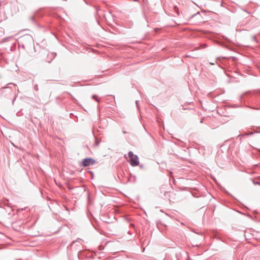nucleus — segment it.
I'll return each instance as SVG.
<instances>
[{
	"label": "nucleus",
	"instance_id": "nucleus-1",
	"mask_svg": "<svg viewBox=\"0 0 260 260\" xmlns=\"http://www.w3.org/2000/svg\"><path fill=\"white\" fill-rule=\"evenodd\" d=\"M128 157L129 158L130 164L132 166L136 167L139 165V161L138 156L134 155L132 152H129Z\"/></svg>",
	"mask_w": 260,
	"mask_h": 260
},
{
	"label": "nucleus",
	"instance_id": "nucleus-2",
	"mask_svg": "<svg viewBox=\"0 0 260 260\" xmlns=\"http://www.w3.org/2000/svg\"><path fill=\"white\" fill-rule=\"evenodd\" d=\"M95 163V160L91 158H87L84 159L82 161V165L83 167H86L92 165Z\"/></svg>",
	"mask_w": 260,
	"mask_h": 260
},
{
	"label": "nucleus",
	"instance_id": "nucleus-3",
	"mask_svg": "<svg viewBox=\"0 0 260 260\" xmlns=\"http://www.w3.org/2000/svg\"><path fill=\"white\" fill-rule=\"evenodd\" d=\"M92 98L95 99L96 101H98V98L96 95H93Z\"/></svg>",
	"mask_w": 260,
	"mask_h": 260
},
{
	"label": "nucleus",
	"instance_id": "nucleus-4",
	"mask_svg": "<svg viewBox=\"0 0 260 260\" xmlns=\"http://www.w3.org/2000/svg\"><path fill=\"white\" fill-rule=\"evenodd\" d=\"M211 64L213 65L214 63L213 62L210 63Z\"/></svg>",
	"mask_w": 260,
	"mask_h": 260
}]
</instances>
